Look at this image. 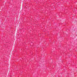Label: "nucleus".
Returning <instances> with one entry per match:
<instances>
[{
  "label": "nucleus",
  "instance_id": "nucleus-1",
  "mask_svg": "<svg viewBox=\"0 0 77 77\" xmlns=\"http://www.w3.org/2000/svg\"><path fill=\"white\" fill-rule=\"evenodd\" d=\"M52 51V52H53V51Z\"/></svg>",
  "mask_w": 77,
  "mask_h": 77
}]
</instances>
